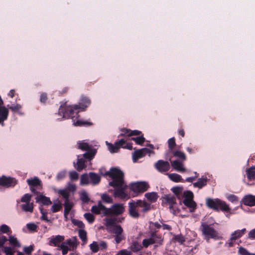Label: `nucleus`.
Here are the masks:
<instances>
[{
    "mask_svg": "<svg viewBox=\"0 0 255 255\" xmlns=\"http://www.w3.org/2000/svg\"><path fill=\"white\" fill-rule=\"evenodd\" d=\"M90 100L85 97H82L79 105L67 106L66 104L62 105L59 110L58 115L61 118H71L73 125L75 127L90 126L93 124L88 121H85L79 118L78 113L84 111L90 105Z\"/></svg>",
    "mask_w": 255,
    "mask_h": 255,
    "instance_id": "nucleus-1",
    "label": "nucleus"
},
{
    "mask_svg": "<svg viewBox=\"0 0 255 255\" xmlns=\"http://www.w3.org/2000/svg\"><path fill=\"white\" fill-rule=\"evenodd\" d=\"M113 179L110 185L115 188L114 195L121 199H128L130 196L126 192L127 186L123 180V173L118 168H112L106 174Z\"/></svg>",
    "mask_w": 255,
    "mask_h": 255,
    "instance_id": "nucleus-2",
    "label": "nucleus"
},
{
    "mask_svg": "<svg viewBox=\"0 0 255 255\" xmlns=\"http://www.w3.org/2000/svg\"><path fill=\"white\" fill-rule=\"evenodd\" d=\"M206 203L209 208L216 211L229 212L230 210L229 205L225 202L218 198H207L206 200Z\"/></svg>",
    "mask_w": 255,
    "mask_h": 255,
    "instance_id": "nucleus-3",
    "label": "nucleus"
},
{
    "mask_svg": "<svg viewBox=\"0 0 255 255\" xmlns=\"http://www.w3.org/2000/svg\"><path fill=\"white\" fill-rule=\"evenodd\" d=\"M78 243L77 239L75 237L67 240L65 242H63L60 246V249L62 250L63 255H66L68 251L75 250L78 246Z\"/></svg>",
    "mask_w": 255,
    "mask_h": 255,
    "instance_id": "nucleus-4",
    "label": "nucleus"
},
{
    "mask_svg": "<svg viewBox=\"0 0 255 255\" xmlns=\"http://www.w3.org/2000/svg\"><path fill=\"white\" fill-rule=\"evenodd\" d=\"M148 188L149 185L144 181L132 183L129 186L130 191L133 193V197L137 196L146 191Z\"/></svg>",
    "mask_w": 255,
    "mask_h": 255,
    "instance_id": "nucleus-5",
    "label": "nucleus"
},
{
    "mask_svg": "<svg viewBox=\"0 0 255 255\" xmlns=\"http://www.w3.org/2000/svg\"><path fill=\"white\" fill-rule=\"evenodd\" d=\"M108 146V149L111 153H115L118 152L120 147L131 149L132 148V144L130 143L127 142L124 139H121L115 143L114 144L106 142Z\"/></svg>",
    "mask_w": 255,
    "mask_h": 255,
    "instance_id": "nucleus-6",
    "label": "nucleus"
},
{
    "mask_svg": "<svg viewBox=\"0 0 255 255\" xmlns=\"http://www.w3.org/2000/svg\"><path fill=\"white\" fill-rule=\"evenodd\" d=\"M201 231L207 241L210 238L218 239L220 238V235L216 230L205 223L202 224Z\"/></svg>",
    "mask_w": 255,
    "mask_h": 255,
    "instance_id": "nucleus-7",
    "label": "nucleus"
},
{
    "mask_svg": "<svg viewBox=\"0 0 255 255\" xmlns=\"http://www.w3.org/2000/svg\"><path fill=\"white\" fill-rule=\"evenodd\" d=\"M78 147L83 150L88 151V152L83 154V156L89 160H91L94 157L97 152L95 149H91V146L85 142V141L79 142L78 143Z\"/></svg>",
    "mask_w": 255,
    "mask_h": 255,
    "instance_id": "nucleus-8",
    "label": "nucleus"
},
{
    "mask_svg": "<svg viewBox=\"0 0 255 255\" xmlns=\"http://www.w3.org/2000/svg\"><path fill=\"white\" fill-rule=\"evenodd\" d=\"M150 148H143L134 151L132 154V160L133 162H137L139 159L145 156L146 155L150 156L151 154H154L153 151V146L150 145Z\"/></svg>",
    "mask_w": 255,
    "mask_h": 255,
    "instance_id": "nucleus-9",
    "label": "nucleus"
},
{
    "mask_svg": "<svg viewBox=\"0 0 255 255\" xmlns=\"http://www.w3.org/2000/svg\"><path fill=\"white\" fill-rule=\"evenodd\" d=\"M183 194L185 197V199L183 201L184 205L189 208L191 212L194 211L195 209L196 208V204L193 200V193L189 191H186L184 192Z\"/></svg>",
    "mask_w": 255,
    "mask_h": 255,
    "instance_id": "nucleus-10",
    "label": "nucleus"
},
{
    "mask_svg": "<svg viewBox=\"0 0 255 255\" xmlns=\"http://www.w3.org/2000/svg\"><path fill=\"white\" fill-rule=\"evenodd\" d=\"M125 211V207L123 204H115L111 208H108L107 216L122 215Z\"/></svg>",
    "mask_w": 255,
    "mask_h": 255,
    "instance_id": "nucleus-11",
    "label": "nucleus"
},
{
    "mask_svg": "<svg viewBox=\"0 0 255 255\" xmlns=\"http://www.w3.org/2000/svg\"><path fill=\"white\" fill-rule=\"evenodd\" d=\"M140 208L138 200L128 203V211L130 216L133 218H138L139 216V213L138 208Z\"/></svg>",
    "mask_w": 255,
    "mask_h": 255,
    "instance_id": "nucleus-12",
    "label": "nucleus"
},
{
    "mask_svg": "<svg viewBox=\"0 0 255 255\" xmlns=\"http://www.w3.org/2000/svg\"><path fill=\"white\" fill-rule=\"evenodd\" d=\"M246 231V229H243L235 231L232 234L231 238L228 242L226 243L227 246L229 247L233 246L236 240L241 237L245 234Z\"/></svg>",
    "mask_w": 255,
    "mask_h": 255,
    "instance_id": "nucleus-13",
    "label": "nucleus"
},
{
    "mask_svg": "<svg viewBox=\"0 0 255 255\" xmlns=\"http://www.w3.org/2000/svg\"><path fill=\"white\" fill-rule=\"evenodd\" d=\"M91 211L96 214H102L104 216H107L108 208L104 206L101 202H99L98 204L93 206L91 208Z\"/></svg>",
    "mask_w": 255,
    "mask_h": 255,
    "instance_id": "nucleus-14",
    "label": "nucleus"
},
{
    "mask_svg": "<svg viewBox=\"0 0 255 255\" xmlns=\"http://www.w3.org/2000/svg\"><path fill=\"white\" fill-rule=\"evenodd\" d=\"M162 201L163 204L169 206L171 208L176 204V198L171 195H164L162 197Z\"/></svg>",
    "mask_w": 255,
    "mask_h": 255,
    "instance_id": "nucleus-15",
    "label": "nucleus"
},
{
    "mask_svg": "<svg viewBox=\"0 0 255 255\" xmlns=\"http://www.w3.org/2000/svg\"><path fill=\"white\" fill-rule=\"evenodd\" d=\"M16 183V181L14 178L7 177L4 176L0 177V185L9 187L14 186Z\"/></svg>",
    "mask_w": 255,
    "mask_h": 255,
    "instance_id": "nucleus-16",
    "label": "nucleus"
},
{
    "mask_svg": "<svg viewBox=\"0 0 255 255\" xmlns=\"http://www.w3.org/2000/svg\"><path fill=\"white\" fill-rule=\"evenodd\" d=\"M65 239L64 236L57 235L53 236L49 239V245L54 247H58L60 248L59 244Z\"/></svg>",
    "mask_w": 255,
    "mask_h": 255,
    "instance_id": "nucleus-17",
    "label": "nucleus"
},
{
    "mask_svg": "<svg viewBox=\"0 0 255 255\" xmlns=\"http://www.w3.org/2000/svg\"><path fill=\"white\" fill-rule=\"evenodd\" d=\"M170 162L172 167L175 170L180 172H184L186 171V168L182 160H170Z\"/></svg>",
    "mask_w": 255,
    "mask_h": 255,
    "instance_id": "nucleus-18",
    "label": "nucleus"
},
{
    "mask_svg": "<svg viewBox=\"0 0 255 255\" xmlns=\"http://www.w3.org/2000/svg\"><path fill=\"white\" fill-rule=\"evenodd\" d=\"M74 205V203L69 199L65 200L64 215L66 220H67L68 215L71 211H72V208Z\"/></svg>",
    "mask_w": 255,
    "mask_h": 255,
    "instance_id": "nucleus-19",
    "label": "nucleus"
},
{
    "mask_svg": "<svg viewBox=\"0 0 255 255\" xmlns=\"http://www.w3.org/2000/svg\"><path fill=\"white\" fill-rule=\"evenodd\" d=\"M156 168L160 172L167 171L170 169V164L167 161L159 160L155 164Z\"/></svg>",
    "mask_w": 255,
    "mask_h": 255,
    "instance_id": "nucleus-20",
    "label": "nucleus"
},
{
    "mask_svg": "<svg viewBox=\"0 0 255 255\" xmlns=\"http://www.w3.org/2000/svg\"><path fill=\"white\" fill-rule=\"evenodd\" d=\"M28 184L30 186V190L32 192H35L34 187H40V181L37 177H34L27 180Z\"/></svg>",
    "mask_w": 255,
    "mask_h": 255,
    "instance_id": "nucleus-21",
    "label": "nucleus"
},
{
    "mask_svg": "<svg viewBox=\"0 0 255 255\" xmlns=\"http://www.w3.org/2000/svg\"><path fill=\"white\" fill-rule=\"evenodd\" d=\"M242 202L245 205L247 206H255V196L252 195H247L243 198Z\"/></svg>",
    "mask_w": 255,
    "mask_h": 255,
    "instance_id": "nucleus-22",
    "label": "nucleus"
},
{
    "mask_svg": "<svg viewBox=\"0 0 255 255\" xmlns=\"http://www.w3.org/2000/svg\"><path fill=\"white\" fill-rule=\"evenodd\" d=\"M9 242V244L13 248H20L21 244L17 238L13 235H9L8 238L7 239Z\"/></svg>",
    "mask_w": 255,
    "mask_h": 255,
    "instance_id": "nucleus-23",
    "label": "nucleus"
},
{
    "mask_svg": "<svg viewBox=\"0 0 255 255\" xmlns=\"http://www.w3.org/2000/svg\"><path fill=\"white\" fill-rule=\"evenodd\" d=\"M36 202L44 205H49L51 204L50 198L42 195H39L36 198Z\"/></svg>",
    "mask_w": 255,
    "mask_h": 255,
    "instance_id": "nucleus-24",
    "label": "nucleus"
},
{
    "mask_svg": "<svg viewBox=\"0 0 255 255\" xmlns=\"http://www.w3.org/2000/svg\"><path fill=\"white\" fill-rule=\"evenodd\" d=\"M141 131L137 130H131L127 128H123L121 130V134L123 136H131L132 135H140Z\"/></svg>",
    "mask_w": 255,
    "mask_h": 255,
    "instance_id": "nucleus-25",
    "label": "nucleus"
},
{
    "mask_svg": "<svg viewBox=\"0 0 255 255\" xmlns=\"http://www.w3.org/2000/svg\"><path fill=\"white\" fill-rule=\"evenodd\" d=\"M85 159L81 158L80 155H78L77 162L76 164H74L75 168L78 171H81L83 168L85 167Z\"/></svg>",
    "mask_w": 255,
    "mask_h": 255,
    "instance_id": "nucleus-26",
    "label": "nucleus"
},
{
    "mask_svg": "<svg viewBox=\"0 0 255 255\" xmlns=\"http://www.w3.org/2000/svg\"><path fill=\"white\" fill-rule=\"evenodd\" d=\"M159 241H154V240H153V238H150L149 239H144L142 242L143 246V247L146 248L149 245H151V244H152L154 243L160 244L162 243V242L163 241V238L159 237Z\"/></svg>",
    "mask_w": 255,
    "mask_h": 255,
    "instance_id": "nucleus-27",
    "label": "nucleus"
},
{
    "mask_svg": "<svg viewBox=\"0 0 255 255\" xmlns=\"http://www.w3.org/2000/svg\"><path fill=\"white\" fill-rule=\"evenodd\" d=\"M168 178L172 181L175 182H184V180L183 179L181 176L177 173H167Z\"/></svg>",
    "mask_w": 255,
    "mask_h": 255,
    "instance_id": "nucleus-28",
    "label": "nucleus"
},
{
    "mask_svg": "<svg viewBox=\"0 0 255 255\" xmlns=\"http://www.w3.org/2000/svg\"><path fill=\"white\" fill-rule=\"evenodd\" d=\"M144 196L148 201L151 203L156 202L158 198L157 194L154 192L146 193Z\"/></svg>",
    "mask_w": 255,
    "mask_h": 255,
    "instance_id": "nucleus-29",
    "label": "nucleus"
},
{
    "mask_svg": "<svg viewBox=\"0 0 255 255\" xmlns=\"http://www.w3.org/2000/svg\"><path fill=\"white\" fill-rule=\"evenodd\" d=\"M138 202L142 212L145 213L151 209L150 204L145 200H138Z\"/></svg>",
    "mask_w": 255,
    "mask_h": 255,
    "instance_id": "nucleus-30",
    "label": "nucleus"
},
{
    "mask_svg": "<svg viewBox=\"0 0 255 255\" xmlns=\"http://www.w3.org/2000/svg\"><path fill=\"white\" fill-rule=\"evenodd\" d=\"M62 209V204L61 201L57 199L53 202V204L51 208V211L53 213L59 211Z\"/></svg>",
    "mask_w": 255,
    "mask_h": 255,
    "instance_id": "nucleus-31",
    "label": "nucleus"
},
{
    "mask_svg": "<svg viewBox=\"0 0 255 255\" xmlns=\"http://www.w3.org/2000/svg\"><path fill=\"white\" fill-rule=\"evenodd\" d=\"M207 181V177H202L201 178H200L197 182L193 183V186L194 187H197L199 189H201L206 185Z\"/></svg>",
    "mask_w": 255,
    "mask_h": 255,
    "instance_id": "nucleus-32",
    "label": "nucleus"
},
{
    "mask_svg": "<svg viewBox=\"0 0 255 255\" xmlns=\"http://www.w3.org/2000/svg\"><path fill=\"white\" fill-rule=\"evenodd\" d=\"M8 114V109L5 107H2L0 109V124L7 119Z\"/></svg>",
    "mask_w": 255,
    "mask_h": 255,
    "instance_id": "nucleus-33",
    "label": "nucleus"
},
{
    "mask_svg": "<svg viewBox=\"0 0 255 255\" xmlns=\"http://www.w3.org/2000/svg\"><path fill=\"white\" fill-rule=\"evenodd\" d=\"M105 225L107 227L108 231L112 229L114 226L116 225L115 224L116 220L113 218H106L105 219Z\"/></svg>",
    "mask_w": 255,
    "mask_h": 255,
    "instance_id": "nucleus-34",
    "label": "nucleus"
},
{
    "mask_svg": "<svg viewBox=\"0 0 255 255\" xmlns=\"http://www.w3.org/2000/svg\"><path fill=\"white\" fill-rule=\"evenodd\" d=\"M248 178L250 180L255 179V167L252 166L246 171Z\"/></svg>",
    "mask_w": 255,
    "mask_h": 255,
    "instance_id": "nucleus-35",
    "label": "nucleus"
},
{
    "mask_svg": "<svg viewBox=\"0 0 255 255\" xmlns=\"http://www.w3.org/2000/svg\"><path fill=\"white\" fill-rule=\"evenodd\" d=\"M173 154L174 156L179 158L182 161H184L186 160V156L185 154L181 151L176 150V151H173Z\"/></svg>",
    "mask_w": 255,
    "mask_h": 255,
    "instance_id": "nucleus-36",
    "label": "nucleus"
},
{
    "mask_svg": "<svg viewBox=\"0 0 255 255\" xmlns=\"http://www.w3.org/2000/svg\"><path fill=\"white\" fill-rule=\"evenodd\" d=\"M21 207L22 209L25 212H33V203H26L25 204H23L21 205Z\"/></svg>",
    "mask_w": 255,
    "mask_h": 255,
    "instance_id": "nucleus-37",
    "label": "nucleus"
},
{
    "mask_svg": "<svg viewBox=\"0 0 255 255\" xmlns=\"http://www.w3.org/2000/svg\"><path fill=\"white\" fill-rule=\"evenodd\" d=\"M171 191L177 198H180L182 194L183 188L179 186L174 187L171 188Z\"/></svg>",
    "mask_w": 255,
    "mask_h": 255,
    "instance_id": "nucleus-38",
    "label": "nucleus"
},
{
    "mask_svg": "<svg viewBox=\"0 0 255 255\" xmlns=\"http://www.w3.org/2000/svg\"><path fill=\"white\" fill-rule=\"evenodd\" d=\"M108 231L115 234V235L123 233V230L122 228L120 226L117 225L114 226Z\"/></svg>",
    "mask_w": 255,
    "mask_h": 255,
    "instance_id": "nucleus-39",
    "label": "nucleus"
},
{
    "mask_svg": "<svg viewBox=\"0 0 255 255\" xmlns=\"http://www.w3.org/2000/svg\"><path fill=\"white\" fill-rule=\"evenodd\" d=\"M90 177L91 181L93 184H98L100 181V177L97 174L90 173Z\"/></svg>",
    "mask_w": 255,
    "mask_h": 255,
    "instance_id": "nucleus-40",
    "label": "nucleus"
},
{
    "mask_svg": "<svg viewBox=\"0 0 255 255\" xmlns=\"http://www.w3.org/2000/svg\"><path fill=\"white\" fill-rule=\"evenodd\" d=\"M78 233L80 238L83 241V243L85 244L87 240L86 232L83 229H80L79 230Z\"/></svg>",
    "mask_w": 255,
    "mask_h": 255,
    "instance_id": "nucleus-41",
    "label": "nucleus"
},
{
    "mask_svg": "<svg viewBox=\"0 0 255 255\" xmlns=\"http://www.w3.org/2000/svg\"><path fill=\"white\" fill-rule=\"evenodd\" d=\"M0 233L1 234H8L11 233V231L9 227L6 225L3 224L0 226Z\"/></svg>",
    "mask_w": 255,
    "mask_h": 255,
    "instance_id": "nucleus-42",
    "label": "nucleus"
},
{
    "mask_svg": "<svg viewBox=\"0 0 255 255\" xmlns=\"http://www.w3.org/2000/svg\"><path fill=\"white\" fill-rule=\"evenodd\" d=\"M57 192L59 194L61 195L65 200L69 199L70 194L69 191L66 188L64 189L59 190Z\"/></svg>",
    "mask_w": 255,
    "mask_h": 255,
    "instance_id": "nucleus-43",
    "label": "nucleus"
},
{
    "mask_svg": "<svg viewBox=\"0 0 255 255\" xmlns=\"http://www.w3.org/2000/svg\"><path fill=\"white\" fill-rule=\"evenodd\" d=\"M90 249L93 253H97L99 251V244L96 242H93L90 245Z\"/></svg>",
    "mask_w": 255,
    "mask_h": 255,
    "instance_id": "nucleus-44",
    "label": "nucleus"
},
{
    "mask_svg": "<svg viewBox=\"0 0 255 255\" xmlns=\"http://www.w3.org/2000/svg\"><path fill=\"white\" fill-rule=\"evenodd\" d=\"M130 249L132 252H136L141 249V246L139 243L134 242L130 246Z\"/></svg>",
    "mask_w": 255,
    "mask_h": 255,
    "instance_id": "nucleus-45",
    "label": "nucleus"
},
{
    "mask_svg": "<svg viewBox=\"0 0 255 255\" xmlns=\"http://www.w3.org/2000/svg\"><path fill=\"white\" fill-rule=\"evenodd\" d=\"M101 198L104 202L107 203H112L113 202V199L111 197L106 194H102Z\"/></svg>",
    "mask_w": 255,
    "mask_h": 255,
    "instance_id": "nucleus-46",
    "label": "nucleus"
},
{
    "mask_svg": "<svg viewBox=\"0 0 255 255\" xmlns=\"http://www.w3.org/2000/svg\"><path fill=\"white\" fill-rule=\"evenodd\" d=\"M89 178L87 174H83L81 176L80 183L81 185H87L89 183Z\"/></svg>",
    "mask_w": 255,
    "mask_h": 255,
    "instance_id": "nucleus-47",
    "label": "nucleus"
},
{
    "mask_svg": "<svg viewBox=\"0 0 255 255\" xmlns=\"http://www.w3.org/2000/svg\"><path fill=\"white\" fill-rule=\"evenodd\" d=\"M238 252L241 255H255V254L250 253L246 249L243 247L239 248Z\"/></svg>",
    "mask_w": 255,
    "mask_h": 255,
    "instance_id": "nucleus-48",
    "label": "nucleus"
},
{
    "mask_svg": "<svg viewBox=\"0 0 255 255\" xmlns=\"http://www.w3.org/2000/svg\"><path fill=\"white\" fill-rule=\"evenodd\" d=\"M80 198L84 202H87L89 200L88 194L85 191H82L80 193Z\"/></svg>",
    "mask_w": 255,
    "mask_h": 255,
    "instance_id": "nucleus-49",
    "label": "nucleus"
},
{
    "mask_svg": "<svg viewBox=\"0 0 255 255\" xmlns=\"http://www.w3.org/2000/svg\"><path fill=\"white\" fill-rule=\"evenodd\" d=\"M132 140L135 141V142L138 144H142L145 141V138L143 136H140L137 137H133L131 138Z\"/></svg>",
    "mask_w": 255,
    "mask_h": 255,
    "instance_id": "nucleus-50",
    "label": "nucleus"
},
{
    "mask_svg": "<svg viewBox=\"0 0 255 255\" xmlns=\"http://www.w3.org/2000/svg\"><path fill=\"white\" fill-rule=\"evenodd\" d=\"M84 216L88 222L92 223L94 222L95 218L91 213H85Z\"/></svg>",
    "mask_w": 255,
    "mask_h": 255,
    "instance_id": "nucleus-51",
    "label": "nucleus"
},
{
    "mask_svg": "<svg viewBox=\"0 0 255 255\" xmlns=\"http://www.w3.org/2000/svg\"><path fill=\"white\" fill-rule=\"evenodd\" d=\"M33 250H34V247L32 245H30L28 247H25L23 248V251L24 252V253L26 254H27L28 255H31V254L32 252V251H33Z\"/></svg>",
    "mask_w": 255,
    "mask_h": 255,
    "instance_id": "nucleus-52",
    "label": "nucleus"
},
{
    "mask_svg": "<svg viewBox=\"0 0 255 255\" xmlns=\"http://www.w3.org/2000/svg\"><path fill=\"white\" fill-rule=\"evenodd\" d=\"M72 222L74 225L77 226V227L81 229H83L84 227V224L81 221L76 219H73L72 220Z\"/></svg>",
    "mask_w": 255,
    "mask_h": 255,
    "instance_id": "nucleus-53",
    "label": "nucleus"
},
{
    "mask_svg": "<svg viewBox=\"0 0 255 255\" xmlns=\"http://www.w3.org/2000/svg\"><path fill=\"white\" fill-rule=\"evenodd\" d=\"M124 235L123 233L115 235V240L117 244L120 243L122 240L124 239Z\"/></svg>",
    "mask_w": 255,
    "mask_h": 255,
    "instance_id": "nucleus-54",
    "label": "nucleus"
},
{
    "mask_svg": "<svg viewBox=\"0 0 255 255\" xmlns=\"http://www.w3.org/2000/svg\"><path fill=\"white\" fill-rule=\"evenodd\" d=\"M8 108L13 112H18L21 108V106L19 104H16L14 106H8Z\"/></svg>",
    "mask_w": 255,
    "mask_h": 255,
    "instance_id": "nucleus-55",
    "label": "nucleus"
},
{
    "mask_svg": "<svg viewBox=\"0 0 255 255\" xmlns=\"http://www.w3.org/2000/svg\"><path fill=\"white\" fill-rule=\"evenodd\" d=\"M5 255H13L12 249L10 247H5L3 249Z\"/></svg>",
    "mask_w": 255,
    "mask_h": 255,
    "instance_id": "nucleus-56",
    "label": "nucleus"
},
{
    "mask_svg": "<svg viewBox=\"0 0 255 255\" xmlns=\"http://www.w3.org/2000/svg\"><path fill=\"white\" fill-rule=\"evenodd\" d=\"M168 147L170 149H172L175 146V140L174 137L170 138L168 141Z\"/></svg>",
    "mask_w": 255,
    "mask_h": 255,
    "instance_id": "nucleus-57",
    "label": "nucleus"
},
{
    "mask_svg": "<svg viewBox=\"0 0 255 255\" xmlns=\"http://www.w3.org/2000/svg\"><path fill=\"white\" fill-rule=\"evenodd\" d=\"M31 199V195L28 194H25L21 199V201L22 202L30 203Z\"/></svg>",
    "mask_w": 255,
    "mask_h": 255,
    "instance_id": "nucleus-58",
    "label": "nucleus"
},
{
    "mask_svg": "<svg viewBox=\"0 0 255 255\" xmlns=\"http://www.w3.org/2000/svg\"><path fill=\"white\" fill-rule=\"evenodd\" d=\"M66 189L68 190L69 192H74L76 190V186L75 184L69 183L67 186Z\"/></svg>",
    "mask_w": 255,
    "mask_h": 255,
    "instance_id": "nucleus-59",
    "label": "nucleus"
},
{
    "mask_svg": "<svg viewBox=\"0 0 255 255\" xmlns=\"http://www.w3.org/2000/svg\"><path fill=\"white\" fill-rule=\"evenodd\" d=\"M69 176L71 180H77L78 179V174L76 171L70 172Z\"/></svg>",
    "mask_w": 255,
    "mask_h": 255,
    "instance_id": "nucleus-60",
    "label": "nucleus"
},
{
    "mask_svg": "<svg viewBox=\"0 0 255 255\" xmlns=\"http://www.w3.org/2000/svg\"><path fill=\"white\" fill-rule=\"evenodd\" d=\"M227 199L229 201L233 203L238 202L239 200L238 197L234 195H230L228 196Z\"/></svg>",
    "mask_w": 255,
    "mask_h": 255,
    "instance_id": "nucleus-61",
    "label": "nucleus"
},
{
    "mask_svg": "<svg viewBox=\"0 0 255 255\" xmlns=\"http://www.w3.org/2000/svg\"><path fill=\"white\" fill-rule=\"evenodd\" d=\"M27 229L31 231H34L36 230L37 226L34 223H28L26 225Z\"/></svg>",
    "mask_w": 255,
    "mask_h": 255,
    "instance_id": "nucleus-62",
    "label": "nucleus"
},
{
    "mask_svg": "<svg viewBox=\"0 0 255 255\" xmlns=\"http://www.w3.org/2000/svg\"><path fill=\"white\" fill-rule=\"evenodd\" d=\"M66 175V171H62L59 172L57 175V178L58 180H62L63 179Z\"/></svg>",
    "mask_w": 255,
    "mask_h": 255,
    "instance_id": "nucleus-63",
    "label": "nucleus"
},
{
    "mask_svg": "<svg viewBox=\"0 0 255 255\" xmlns=\"http://www.w3.org/2000/svg\"><path fill=\"white\" fill-rule=\"evenodd\" d=\"M248 238L251 239H255V229L252 230L249 232Z\"/></svg>",
    "mask_w": 255,
    "mask_h": 255,
    "instance_id": "nucleus-64",
    "label": "nucleus"
}]
</instances>
